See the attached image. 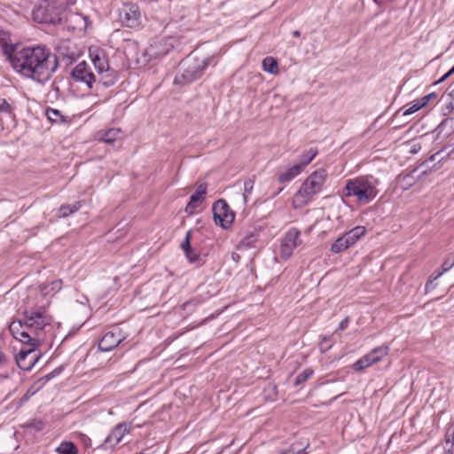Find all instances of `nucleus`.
I'll use <instances>...</instances> for the list:
<instances>
[{
    "label": "nucleus",
    "instance_id": "nucleus-1",
    "mask_svg": "<svg viewBox=\"0 0 454 454\" xmlns=\"http://www.w3.org/2000/svg\"><path fill=\"white\" fill-rule=\"evenodd\" d=\"M9 59L18 74L40 84L50 81L59 67L58 57L44 45L16 50Z\"/></svg>",
    "mask_w": 454,
    "mask_h": 454
},
{
    "label": "nucleus",
    "instance_id": "nucleus-2",
    "mask_svg": "<svg viewBox=\"0 0 454 454\" xmlns=\"http://www.w3.org/2000/svg\"><path fill=\"white\" fill-rule=\"evenodd\" d=\"M9 329L13 337L24 344V347L16 355L17 364L21 370L28 371L36 363V356H33L28 363L26 362V359L41 345L43 339L40 336H34L29 330L26 329L24 320L13 321Z\"/></svg>",
    "mask_w": 454,
    "mask_h": 454
},
{
    "label": "nucleus",
    "instance_id": "nucleus-3",
    "mask_svg": "<svg viewBox=\"0 0 454 454\" xmlns=\"http://www.w3.org/2000/svg\"><path fill=\"white\" fill-rule=\"evenodd\" d=\"M380 181L372 175L360 176L346 181L344 197H354L361 205L372 202L379 194Z\"/></svg>",
    "mask_w": 454,
    "mask_h": 454
},
{
    "label": "nucleus",
    "instance_id": "nucleus-4",
    "mask_svg": "<svg viewBox=\"0 0 454 454\" xmlns=\"http://www.w3.org/2000/svg\"><path fill=\"white\" fill-rule=\"evenodd\" d=\"M326 176L327 172L324 168H319L311 173L295 193L294 202L298 203L299 206L306 205L313 196L321 192Z\"/></svg>",
    "mask_w": 454,
    "mask_h": 454
},
{
    "label": "nucleus",
    "instance_id": "nucleus-5",
    "mask_svg": "<svg viewBox=\"0 0 454 454\" xmlns=\"http://www.w3.org/2000/svg\"><path fill=\"white\" fill-rule=\"evenodd\" d=\"M91 61L98 72V82L105 87L113 86L118 80L117 72L109 66L104 51L90 53Z\"/></svg>",
    "mask_w": 454,
    "mask_h": 454
},
{
    "label": "nucleus",
    "instance_id": "nucleus-6",
    "mask_svg": "<svg viewBox=\"0 0 454 454\" xmlns=\"http://www.w3.org/2000/svg\"><path fill=\"white\" fill-rule=\"evenodd\" d=\"M207 59L194 62H190L189 60L183 61L181 63L182 72L176 75L174 80L175 83L178 85H184L199 79L207 67Z\"/></svg>",
    "mask_w": 454,
    "mask_h": 454
},
{
    "label": "nucleus",
    "instance_id": "nucleus-7",
    "mask_svg": "<svg viewBox=\"0 0 454 454\" xmlns=\"http://www.w3.org/2000/svg\"><path fill=\"white\" fill-rule=\"evenodd\" d=\"M24 322L26 329L29 330L34 336H40L43 340V330L51 323V318L44 310L25 311Z\"/></svg>",
    "mask_w": 454,
    "mask_h": 454
},
{
    "label": "nucleus",
    "instance_id": "nucleus-8",
    "mask_svg": "<svg viewBox=\"0 0 454 454\" xmlns=\"http://www.w3.org/2000/svg\"><path fill=\"white\" fill-rule=\"evenodd\" d=\"M212 211L215 224L220 225L223 229H227L234 221L235 214L223 200L215 202Z\"/></svg>",
    "mask_w": 454,
    "mask_h": 454
},
{
    "label": "nucleus",
    "instance_id": "nucleus-9",
    "mask_svg": "<svg viewBox=\"0 0 454 454\" xmlns=\"http://www.w3.org/2000/svg\"><path fill=\"white\" fill-rule=\"evenodd\" d=\"M300 231L296 228H291L281 241L280 254L284 259H288L294 250L301 244Z\"/></svg>",
    "mask_w": 454,
    "mask_h": 454
},
{
    "label": "nucleus",
    "instance_id": "nucleus-10",
    "mask_svg": "<svg viewBox=\"0 0 454 454\" xmlns=\"http://www.w3.org/2000/svg\"><path fill=\"white\" fill-rule=\"evenodd\" d=\"M120 21L128 27H137L140 24V12L136 4H126L119 12Z\"/></svg>",
    "mask_w": 454,
    "mask_h": 454
},
{
    "label": "nucleus",
    "instance_id": "nucleus-11",
    "mask_svg": "<svg viewBox=\"0 0 454 454\" xmlns=\"http://www.w3.org/2000/svg\"><path fill=\"white\" fill-rule=\"evenodd\" d=\"M388 353L387 346H380L372 349L370 353L366 354L354 364L356 371H362L371 366L372 364L379 362Z\"/></svg>",
    "mask_w": 454,
    "mask_h": 454
},
{
    "label": "nucleus",
    "instance_id": "nucleus-12",
    "mask_svg": "<svg viewBox=\"0 0 454 454\" xmlns=\"http://www.w3.org/2000/svg\"><path fill=\"white\" fill-rule=\"evenodd\" d=\"M125 338L126 337L122 333L121 330L114 327L103 335L98 343V348L103 352L111 351L124 340Z\"/></svg>",
    "mask_w": 454,
    "mask_h": 454
},
{
    "label": "nucleus",
    "instance_id": "nucleus-13",
    "mask_svg": "<svg viewBox=\"0 0 454 454\" xmlns=\"http://www.w3.org/2000/svg\"><path fill=\"white\" fill-rule=\"evenodd\" d=\"M71 76L74 81L83 82L90 89H92L93 83L96 82V75L85 61H82L75 66L71 72Z\"/></svg>",
    "mask_w": 454,
    "mask_h": 454
},
{
    "label": "nucleus",
    "instance_id": "nucleus-14",
    "mask_svg": "<svg viewBox=\"0 0 454 454\" xmlns=\"http://www.w3.org/2000/svg\"><path fill=\"white\" fill-rule=\"evenodd\" d=\"M129 432V424H119L117 425L109 434V435L105 439L104 442L101 444L103 449H107L109 447H114L118 444L125 434Z\"/></svg>",
    "mask_w": 454,
    "mask_h": 454
},
{
    "label": "nucleus",
    "instance_id": "nucleus-15",
    "mask_svg": "<svg viewBox=\"0 0 454 454\" xmlns=\"http://www.w3.org/2000/svg\"><path fill=\"white\" fill-rule=\"evenodd\" d=\"M121 131L120 129H103L98 132L97 137L99 141H103L107 144H112L121 137Z\"/></svg>",
    "mask_w": 454,
    "mask_h": 454
},
{
    "label": "nucleus",
    "instance_id": "nucleus-16",
    "mask_svg": "<svg viewBox=\"0 0 454 454\" xmlns=\"http://www.w3.org/2000/svg\"><path fill=\"white\" fill-rule=\"evenodd\" d=\"M365 234V228L364 226H356L343 235L347 240L348 247L354 246L364 235Z\"/></svg>",
    "mask_w": 454,
    "mask_h": 454
},
{
    "label": "nucleus",
    "instance_id": "nucleus-17",
    "mask_svg": "<svg viewBox=\"0 0 454 454\" xmlns=\"http://www.w3.org/2000/svg\"><path fill=\"white\" fill-rule=\"evenodd\" d=\"M45 115L52 123L62 124L68 122L67 116L62 114L60 111L54 108L48 107L45 110Z\"/></svg>",
    "mask_w": 454,
    "mask_h": 454
},
{
    "label": "nucleus",
    "instance_id": "nucleus-18",
    "mask_svg": "<svg viewBox=\"0 0 454 454\" xmlns=\"http://www.w3.org/2000/svg\"><path fill=\"white\" fill-rule=\"evenodd\" d=\"M62 288V280L57 279L48 284H43L40 286L41 294L43 296L53 295Z\"/></svg>",
    "mask_w": 454,
    "mask_h": 454
},
{
    "label": "nucleus",
    "instance_id": "nucleus-19",
    "mask_svg": "<svg viewBox=\"0 0 454 454\" xmlns=\"http://www.w3.org/2000/svg\"><path fill=\"white\" fill-rule=\"evenodd\" d=\"M303 170L297 164L293 167L287 168L285 172L281 173L278 176V181L280 183H288L292 181L294 177L299 176Z\"/></svg>",
    "mask_w": 454,
    "mask_h": 454
},
{
    "label": "nucleus",
    "instance_id": "nucleus-20",
    "mask_svg": "<svg viewBox=\"0 0 454 454\" xmlns=\"http://www.w3.org/2000/svg\"><path fill=\"white\" fill-rule=\"evenodd\" d=\"M263 71L277 74L278 73V64L276 59L273 57H266L262 63Z\"/></svg>",
    "mask_w": 454,
    "mask_h": 454
},
{
    "label": "nucleus",
    "instance_id": "nucleus-21",
    "mask_svg": "<svg viewBox=\"0 0 454 454\" xmlns=\"http://www.w3.org/2000/svg\"><path fill=\"white\" fill-rule=\"evenodd\" d=\"M454 445V426L449 425L446 429L444 436V450L449 453L452 454V449Z\"/></svg>",
    "mask_w": 454,
    "mask_h": 454
},
{
    "label": "nucleus",
    "instance_id": "nucleus-22",
    "mask_svg": "<svg viewBox=\"0 0 454 454\" xmlns=\"http://www.w3.org/2000/svg\"><path fill=\"white\" fill-rule=\"evenodd\" d=\"M318 152L317 148H310L309 151L304 153L300 157V162L297 164L303 170L317 155Z\"/></svg>",
    "mask_w": 454,
    "mask_h": 454
},
{
    "label": "nucleus",
    "instance_id": "nucleus-23",
    "mask_svg": "<svg viewBox=\"0 0 454 454\" xmlns=\"http://www.w3.org/2000/svg\"><path fill=\"white\" fill-rule=\"evenodd\" d=\"M55 450L59 454H78V448L69 441L62 442Z\"/></svg>",
    "mask_w": 454,
    "mask_h": 454
},
{
    "label": "nucleus",
    "instance_id": "nucleus-24",
    "mask_svg": "<svg viewBox=\"0 0 454 454\" xmlns=\"http://www.w3.org/2000/svg\"><path fill=\"white\" fill-rule=\"evenodd\" d=\"M204 197H201L198 193L194 192L190 197V200L185 207V212L188 214H193L195 208L203 202Z\"/></svg>",
    "mask_w": 454,
    "mask_h": 454
},
{
    "label": "nucleus",
    "instance_id": "nucleus-25",
    "mask_svg": "<svg viewBox=\"0 0 454 454\" xmlns=\"http://www.w3.org/2000/svg\"><path fill=\"white\" fill-rule=\"evenodd\" d=\"M80 207V202H75L72 205H62L59 209V217H67L68 215L79 210Z\"/></svg>",
    "mask_w": 454,
    "mask_h": 454
},
{
    "label": "nucleus",
    "instance_id": "nucleus-26",
    "mask_svg": "<svg viewBox=\"0 0 454 454\" xmlns=\"http://www.w3.org/2000/svg\"><path fill=\"white\" fill-rule=\"evenodd\" d=\"M349 247L347 243V240L342 235L341 237L338 238L331 246V252L333 254H340L346 249H348Z\"/></svg>",
    "mask_w": 454,
    "mask_h": 454
},
{
    "label": "nucleus",
    "instance_id": "nucleus-27",
    "mask_svg": "<svg viewBox=\"0 0 454 454\" xmlns=\"http://www.w3.org/2000/svg\"><path fill=\"white\" fill-rule=\"evenodd\" d=\"M254 185V180L253 178H247L244 182V192L242 194L244 204L248 201L249 195L252 194Z\"/></svg>",
    "mask_w": 454,
    "mask_h": 454
},
{
    "label": "nucleus",
    "instance_id": "nucleus-28",
    "mask_svg": "<svg viewBox=\"0 0 454 454\" xmlns=\"http://www.w3.org/2000/svg\"><path fill=\"white\" fill-rule=\"evenodd\" d=\"M453 266H454V259L452 257V254H450L447 256V258L442 264V270L434 275V279H437L438 278H440L443 273L450 270Z\"/></svg>",
    "mask_w": 454,
    "mask_h": 454
},
{
    "label": "nucleus",
    "instance_id": "nucleus-29",
    "mask_svg": "<svg viewBox=\"0 0 454 454\" xmlns=\"http://www.w3.org/2000/svg\"><path fill=\"white\" fill-rule=\"evenodd\" d=\"M307 446H303L300 442H294L289 448L283 450L281 454H301Z\"/></svg>",
    "mask_w": 454,
    "mask_h": 454
},
{
    "label": "nucleus",
    "instance_id": "nucleus-30",
    "mask_svg": "<svg viewBox=\"0 0 454 454\" xmlns=\"http://www.w3.org/2000/svg\"><path fill=\"white\" fill-rule=\"evenodd\" d=\"M313 375V370L310 368L305 369L302 372L298 374L294 380V386H300L308 380Z\"/></svg>",
    "mask_w": 454,
    "mask_h": 454
},
{
    "label": "nucleus",
    "instance_id": "nucleus-31",
    "mask_svg": "<svg viewBox=\"0 0 454 454\" xmlns=\"http://www.w3.org/2000/svg\"><path fill=\"white\" fill-rule=\"evenodd\" d=\"M257 241V237L255 234H249V235H247L243 239H242V244L245 246V247H253L254 244Z\"/></svg>",
    "mask_w": 454,
    "mask_h": 454
},
{
    "label": "nucleus",
    "instance_id": "nucleus-32",
    "mask_svg": "<svg viewBox=\"0 0 454 454\" xmlns=\"http://www.w3.org/2000/svg\"><path fill=\"white\" fill-rule=\"evenodd\" d=\"M423 107V106H420V102L419 101V99L412 105L409 108L405 109L403 111V115H410L415 112H417L418 110L421 109Z\"/></svg>",
    "mask_w": 454,
    "mask_h": 454
},
{
    "label": "nucleus",
    "instance_id": "nucleus-33",
    "mask_svg": "<svg viewBox=\"0 0 454 454\" xmlns=\"http://www.w3.org/2000/svg\"><path fill=\"white\" fill-rule=\"evenodd\" d=\"M0 112L12 114V106L4 99L0 98Z\"/></svg>",
    "mask_w": 454,
    "mask_h": 454
},
{
    "label": "nucleus",
    "instance_id": "nucleus-34",
    "mask_svg": "<svg viewBox=\"0 0 454 454\" xmlns=\"http://www.w3.org/2000/svg\"><path fill=\"white\" fill-rule=\"evenodd\" d=\"M191 231H188L185 235L184 241L182 243L181 247L184 250V254L192 249L190 239H191Z\"/></svg>",
    "mask_w": 454,
    "mask_h": 454
},
{
    "label": "nucleus",
    "instance_id": "nucleus-35",
    "mask_svg": "<svg viewBox=\"0 0 454 454\" xmlns=\"http://www.w3.org/2000/svg\"><path fill=\"white\" fill-rule=\"evenodd\" d=\"M185 256L192 263L200 261V255L192 248L185 253Z\"/></svg>",
    "mask_w": 454,
    "mask_h": 454
},
{
    "label": "nucleus",
    "instance_id": "nucleus-36",
    "mask_svg": "<svg viewBox=\"0 0 454 454\" xmlns=\"http://www.w3.org/2000/svg\"><path fill=\"white\" fill-rule=\"evenodd\" d=\"M436 98V94L432 92L419 99L420 106H426L433 98Z\"/></svg>",
    "mask_w": 454,
    "mask_h": 454
},
{
    "label": "nucleus",
    "instance_id": "nucleus-37",
    "mask_svg": "<svg viewBox=\"0 0 454 454\" xmlns=\"http://www.w3.org/2000/svg\"><path fill=\"white\" fill-rule=\"evenodd\" d=\"M207 184L202 183V184H199L195 192L198 193L199 195H200L201 197H204V195L207 193Z\"/></svg>",
    "mask_w": 454,
    "mask_h": 454
},
{
    "label": "nucleus",
    "instance_id": "nucleus-38",
    "mask_svg": "<svg viewBox=\"0 0 454 454\" xmlns=\"http://www.w3.org/2000/svg\"><path fill=\"white\" fill-rule=\"evenodd\" d=\"M75 0H58V4L63 9L69 7L70 5L74 4Z\"/></svg>",
    "mask_w": 454,
    "mask_h": 454
},
{
    "label": "nucleus",
    "instance_id": "nucleus-39",
    "mask_svg": "<svg viewBox=\"0 0 454 454\" xmlns=\"http://www.w3.org/2000/svg\"><path fill=\"white\" fill-rule=\"evenodd\" d=\"M443 153V151H439L437 152L436 153L431 155L429 158H428V161H434V160H442L443 159V156L442 155Z\"/></svg>",
    "mask_w": 454,
    "mask_h": 454
},
{
    "label": "nucleus",
    "instance_id": "nucleus-40",
    "mask_svg": "<svg viewBox=\"0 0 454 454\" xmlns=\"http://www.w3.org/2000/svg\"><path fill=\"white\" fill-rule=\"evenodd\" d=\"M348 324H349V318L347 317H345L344 319H342L340 321V323L339 324V327L336 330V332L345 330L348 326Z\"/></svg>",
    "mask_w": 454,
    "mask_h": 454
},
{
    "label": "nucleus",
    "instance_id": "nucleus-41",
    "mask_svg": "<svg viewBox=\"0 0 454 454\" xmlns=\"http://www.w3.org/2000/svg\"><path fill=\"white\" fill-rule=\"evenodd\" d=\"M451 101L446 106V109H448V113L451 112L454 109V89L449 93Z\"/></svg>",
    "mask_w": 454,
    "mask_h": 454
},
{
    "label": "nucleus",
    "instance_id": "nucleus-42",
    "mask_svg": "<svg viewBox=\"0 0 454 454\" xmlns=\"http://www.w3.org/2000/svg\"><path fill=\"white\" fill-rule=\"evenodd\" d=\"M434 276H431V277H430V279L427 282L426 286H425L426 293H427V292H429L430 290H432V289H434V286L433 285V281L434 280Z\"/></svg>",
    "mask_w": 454,
    "mask_h": 454
},
{
    "label": "nucleus",
    "instance_id": "nucleus-43",
    "mask_svg": "<svg viewBox=\"0 0 454 454\" xmlns=\"http://www.w3.org/2000/svg\"><path fill=\"white\" fill-rule=\"evenodd\" d=\"M81 439L87 447L90 446V439L86 434H82Z\"/></svg>",
    "mask_w": 454,
    "mask_h": 454
},
{
    "label": "nucleus",
    "instance_id": "nucleus-44",
    "mask_svg": "<svg viewBox=\"0 0 454 454\" xmlns=\"http://www.w3.org/2000/svg\"><path fill=\"white\" fill-rule=\"evenodd\" d=\"M198 302L196 301H189L183 304V309H189L191 306H195Z\"/></svg>",
    "mask_w": 454,
    "mask_h": 454
},
{
    "label": "nucleus",
    "instance_id": "nucleus-45",
    "mask_svg": "<svg viewBox=\"0 0 454 454\" xmlns=\"http://www.w3.org/2000/svg\"><path fill=\"white\" fill-rule=\"evenodd\" d=\"M454 73V67L449 71L447 72L439 81L438 82H442L443 80H445L446 78H448L450 75H451L452 74Z\"/></svg>",
    "mask_w": 454,
    "mask_h": 454
},
{
    "label": "nucleus",
    "instance_id": "nucleus-46",
    "mask_svg": "<svg viewBox=\"0 0 454 454\" xmlns=\"http://www.w3.org/2000/svg\"><path fill=\"white\" fill-rule=\"evenodd\" d=\"M33 356H36V361L38 360L39 354L36 353V350H35L31 356L27 357L26 362L28 363L31 360V358L33 357Z\"/></svg>",
    "mask_w": 454,
    "mask_h": 454
},
{
    "label": "nucleus",
    "instance_id": "nucleus-47",
    "mask_svg": "<svg viewBox=\"0 0 454 454\" xmlns=\"http://www.w3.org/2000/svg\"><path fill=\"white\" fill-rule=\"evenodd\" d=\"M5 361H6V356H5V355H4L2 351H0V365H1L2 364H4Z\"/></svg>",
    "mask_w": 454,
    "mask_h": 454
},
{
    "label": "nucleus",
    "instance_id": "nucleus-48",
    "mask_svg": "<svg viewBox=\"0 0 454 454\" xmlns=\"http://www.w3.org/2000/svg\"><path fill=\"white\" fill-rule=\"evenodd\" d=\"M51 89H52L56 93H59V86H58L55 82H53V83L51 84Z\"/></svg>",
    "mask_w": 454,
    "mask_h": 454
},
{
    "label": "nucleus",
    "instance_id": "nucleus-49",
    "mask_svg": "<svg viewBox=\"0 0 454 454\" xmlns=\"http://www.w3.org/2000/svg\"><path fill=\"white\" fill-rule=\"evenodd\" d=\"M293 35L295 36V37H299L301 35V33L299 30H294L293 31Z\"/></svg>",
    "mask_w": 454,
    "mask_h": 454
},
{
    "label": "nucleus",
    "instance_id": "nucleus-50",
    "mask_svg": "<svg viewBox=\"0 0 454 454\" xmlns=\"http://www.w3.org/2000/svg\"><path fill=\"white\" fill-rule=\"evenodd\" d=\"M37 430H41L43 428V423L42 422H38V425H36L35 427Z\"/></svg>",
    "mask_w": 454,
    "mask_h": 454
},
{
    "label": "nucleus",
    "instance_id": "nucleus-51",
    "mask_svg": "<svg viewBox=\"0 0 454 454\" xmlns=\"http://www.w3.org/2000/svg\"><path fill=\"white\" fill-rule=\"evenodd\" d=\"M235 256L239 257V255L235 253L232 254V258H234Z\"/></svg>",
    "mask_w": 454,
    "mask_h": 454
},
{
    "label": "nucleus",
    "instance_id": "nucleus-52",
    "mask_svg": "<svg viewBox=\"0 0 454 454\" xmlns=\"http://www.w3.org/2000/svg\"><path fill=\"white\" fill-rule=\"evenodd\" d=\"M281 191H282V188H279V191L276 194H278Z\"/></svg>",
    "mask_w": 454,
    "mask_h": 454
},
{
    "label": "nucleus",
    "instance_id": "nucleus-53",
    "mask_svg": "<svg viewBox=\"0 0 454 454\" xmlns=\"http://www.w3.org/2000/svg\"><path fill=\"white\" fill-rule=\"evenodd\" d=\"M452 257H453V259H454V254H452Z\"/></svg>",
    "mask_w": 454,
    "mask_h": 454
}]
</instances>
